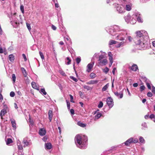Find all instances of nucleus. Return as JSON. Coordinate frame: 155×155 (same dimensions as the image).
Listing matches in <instances>:
<instances>
[{"instance_id":"f257e3e1","label":"nucleus","mask_w":155,"mask_h":155,"mask_svg":"<svg viewBox=\"0 0 155 155\" xmlns=\"http://www.w3.org/2000/svg\"><path fill=\"white\" fill-rule=\"evenodd\" d=\"M136 34L138 39L137 41H135V43L139 46L140 49L144 48L147 45V32L141 30L137 31Z\"/></svg>"},{"instance_id":"f03ea898","label":"nucleus","mask_w":155,"mask_h":155,"mask_svg":"<svg viewBox=\"0 0 155 155\" xmlns=\"http://www.w3.org/2000/svg\"><path fill=\"white\" fill-rule=\"evenodd\" d=\"M87 139L86 136L76 135L75 138V141L77 147L81 149H84L87 146Z\"/></svg>"},{"instance_id":"7ed1b4c3","label":"nucleus","mask_w":155,"mask_h":155,"mask_svg":"<svg viewBox=\"0 0 155 155\" xmlns=\"http://www.w3.org/2000/svg\"><path fill=\"white\" fill-rule=\"evenodd\" d=\"M113 27L115 32H120V33L118 34V35L116 37V39L120 41L124 40V36H125L126 35H128L127 31L124 29H121L117 25H114Z\"/></svg>"},{"instance_id":"20e7f679","label":"nucleus","mask_w":155,"mask_h":155,"mask_svg":"<svg viewBox=\"0 0 155 155\" xmlns=\"http://www.w3.org/2000/svg\"><path fill=\"white\" fill-rule=\"evenodd\" d=\"M116 10L119 13H123L125 11L124 6L121 5H119L117 3L114 4Z\"/></svg>"},{"instance_id":"39448f33","label":"nucleus","mask_w":155,"mask_h":155,"mask_svg":"<svg viewBox=\"0 0 155 155\" xmlns=\"http://www.w3.org/2000/svg\"><path fill=\"white\" fill-rule=\"evenodd\" d=\"M138 140L137 139H134L133 138H130L127 140L125 142H124L125 144L128 146L129 144L132 143H136L138 142Z\"/></svg>"},{"instance_id":"423d86ee","label":"nucleus","mask_w":155,"mask_h":155,"mask_svg":"<svg viewBox=\"0 0 155 155\" xmlns=\"http://www.w3.org/2000/svg\"><path fill=\"white\" fill-rule=\"evenodd\" d=\"M124 3L127 4L126 5L125 9L127 11H130L132 8V4L130 3V0H124Z\"/></svg>"},{"instance_id":"0eeeda50","label":"nucleus","mask_w":155,"mask_h":155,"mask_svg":"<svg viewBox=\"0 0 155 155\" xmlns=\"http://www.w3.org/2000/svg\"><path fill=\"white\" fill-rule=\"evenodd\" d=\"M107 103L110 108H111L114 105L113 100L111 97H109L107 100Z\"/></svg>"},{"instance_id":"6e6552de","label":"nucleus","mask_w":155,"mask_h":155,"mask_svg":"<svg viewBox=\"0 0 155 155\" xmlns=\"http://www.w3.org/2000/svg\"><path fill=\"white\" fill-rule=\"evenodd\" d=\"M106 30L109 33L112 35H116V34H115L114 32H115L114 29H113V26L111 27L110 28H106Z\"/></svg>"},{"instance_id":"1a4fd4ad","label":"nucleus","mask_w":155,"mask_h":155,"mask_svg":"<svg viewBox=\"0 0 155 155\" xmlns=\"http://www.w3.org/2000/svg\"><path fill=\"white\" fill-rule=\"evenodd\" d=\"M11 22H12V24L13 26H15V25H17L18 24L17 19V18L15 17V16L14 15L12 16V17L10 19Z\"/></svg>"},{"instance_id":"9d476101","label":"nucleus","mask_w":155,"mask_h":155,"mask_svg":"<svg viewBox=\"0 0 155 155\" xmlns=\"http://www.w3.org/2000/svg\"><path fill=\"white\" fill-rule=\"evenodd\" d=\"M4 108L0 112V117L2 119H3V116L7 113V107L6 105H4Z\"/></svg>"},{"instance_id":"9b49d317","label":"nucleus","mask_w":155,"mask_h":155,"mask_svg":"<svg viewBox=\"0 0 155 155\" xmlns=\"http://www.w3.org/2000/svg\"><path fill=\"white\" fill-rule=\"evenodd\" d=\"M137 17V13L133 15L132 18L130 21V23L132 24H134L136 22V19Z\"/></svg>"},{"instance_id":"f8f14e48","label":"nucleus","mask_w":155,"mask_h":155,"mask_svg":"<svg viewBox=\"0 0 155 155\" xmlns=\"http://www.w3.org/2000/svg\"><path fill=\"white\" fill-rule=\"evenodd\" d=\"M23 143L24 144V147H25L26 146H29L31 144V143L30 141L28 142L26 138L24 139Z\"/></svg>"},{"instance_id":"ddd939ff","label":"nucleus","mask_w":155,"mask_h":155,"mask_svg":"<svg viewBox=\"0 0 155 155\" xmlns=\"http://www.w3.org/2000/svg\"><path fill=\"white\" fill-rule=\"evenodd\" d=\"M94 64V62H93L91 63H89L87 66V71L88 72L91 71V69L92 68Z\"/></svg>"},{"instance_id":"4468645a","label":"nucleus","mask_w":155,"mask_h":155,"mask_svg":"<svg viewBox=\"0 0 155 155\" xmlns=\"http://www.w3.org/2000/svg\"><path fill=\"white\" fill-rule=\"evenodd\" d=\"M107 62V60L105 59L101 60L99 61L98 63L99 65H98L102 66L106 65Z\"/></svg>"},{"instance_id":"2eb2a0df","label":"nucleus","mask_w":155,"mask_h":155,"mask_svg":"<svg viewBox=\"0 0 155 155\" xmlns=\"http://www.w3.org/2000/svg\"><path fill=\"white\" fill-rule=\"evenodd\" d=\"M129 68L133 71H136L138 70V68L136 64H134L131 67H129Z\"/></svg>"},{"instance_id":"dca6fc26","label":"nucleus","mask_w":155,"mask_h":155,"mask_svg":"<svg viewBox=\"0 0 155 155\" xmlns=\"http://www.w3.org/2000/svg\"><path fill=\"white\" fill-rule=\"evenodd\" d=\"M114 94L117 97L120 98H121L123 97V93L122 92L120 91L119 93L118 92H114Z\"/></svg>"},{"instance_id":"f3484780","label":"nucleus","mask_w":155,"mask_h":155,"mask_svg":"<svg viewBox=\"0 0 155 155\" xmlns=\"http://www.w3.org/2000/svg\"><path fill=\"white\" fill-rule=\"evenodd\" d=\"M99 82V80H91L88 82L86 83V84H97Z\"/></svg>"},{"instance_id":"a211bd4d","label":"nucleus","mask_w":155,"mask_h":155,"mask_svg":"<svg viewBox=\"0 0 155 155\" xmlns=\"http://www.w3.org/2000/svg\"><path fill=\"white\" fill-rule=\"evenodd\" d=\"M46 130L44 128H41L39 130V134L41 136L44 135L46 134Z\"/></svg>"},{"instance_id":"6ab92c4d","label":"nucleus","mask_w":155,"mask_h":155,"mask_svg":"<svg viewBox=\"0 0 155 155\" xmlns=\"http://www.w3.org/2000/svg\"><path fill=\"white\" fill-rule=\"evenodd\" d=\"M125 21L127 23L130 22L131 18V16L130 14H128L127 15L124 17Z\"/></svg>"},{"instance_id":"aec40b11","label":"nucleus","mask_w":155,"mask_h":155,"mask_svg":"<svg viewBox=\"0 0 155 155\" xmlns=\"http://www.w3.org/2000/svg\"><path fill=\"white\" fill-rule=\"evenodd\" d=\"M31 85L33 88L37 89L38 90H39V87L38 85H37L36 84L35 82H32L31 83Z\"/></svg>"},{"instance_id":"412c9836","label":"nucleus","mask_w":155,"mask_h":155,"mask_svg":"<svg viewBox=\"0 0 155 155\" xmlns=\"http://www.w3.org/2000/svg\"><path fill=\"white\" fill-rule=\"evenodd\" d=\"M45 148L47 149H50L52 147L51 144L50 143H45Z\"/></svg>"},{"instance_id":"4be33fe9","label":"nucleus","mask_w":155,"mask_h":155,"mask_svg":"<svg viewBox=\"0 0 155 155\" xmlns=\"http://www.w3.org/2000/svg\"><path fill=\"white\" fill-rule=\"evenodd\" d=\"M10 120L12 127H13L14 129H15L16 128V124L15 120L13 119H11Z\"/></svg>"},{"instance_id":"5701e85b","label":"nucleus","mask_w":155,"mask_h":155,"mask_svg":"<svg viewBox=\"0 0 155 155\" xmlns=\"http://www.w3.org/2000/svg\"><path fill=\"white\" fill-rule=\"evenodd\" d=\"M48 116H49V119L50 121L51 122V120L53 116V112L51 110H49L48 111Z\"/></svg>"},{"instance_id":"b1692460","label":"nucleus","mask_w":155,"mask_h":155,"mask_svg":"<svg viewBox=\"0 0 155 155\" xmlns=\"http://www.w3.org/2000/svg\"><path fill=\"white\" fill-rule=\"evenodd\" d=\"M17 145L18 149L20 150H22L23 149V147L22 145L21 144L20 141H18L17 142Z\"/></svg>"},{"instance_id":"393cba45","label":"nucleus","mask_w":155,"mask_h":155,"mask_svg":"<svg viewBox=\"0 0 155 155\" xmlns=\"http://www.w3.org/2000/svg\"><path fill=\"white\" fill-rule=\"evenodd\" d=\"M21 70L22 71V73L24 74V76L25 77H26L27 75V73L25 69L23 68H21Z\"/></svg>"},{"instance_id":"a878e982","label":"nucleus","mask_w":155,"mask_h":155,"mask_svg":"<svg viewBox=\"0 0 155 155\" xmlns=\"http://www.w3.org/2000/svg\"><path fill=\"white\" fill-rule=\"evenodd\" d=\"M125 44V42L124 41H121L118 44H117L116 46V47L117 48H120L121 46H123Z\"/></svg>"},{"instance_id":"bb28decb","label":"nucleus","mask_w":155,"mask_h":155,"mask_svg":"<svg viewBox=\"0 0 155 155\" xmlns=\"http://www.w3.org/2000/svg\"><path fill=\"white\" fill-rule=\"evenodd\" d=\"M71 60L69 57H67L65 60L66 64L67 65L70 64H71Z\"/></svg>"},{"instance_id":"cd10ccee","label":"nucleus","mask_w":155,"mask_h":155,"mask_svg":"<svg viewBox=\"0 0 155 155\" xmlns=\"http://www.w3.org/2000/svg\"><path fill=\"white\" fill-rule=\"evenodd\" d=\"M117 42V41L113 40H111L109 41V45H114L116 44Z\"/></svg>"},{"instance_id":"c85d7f7f","label":"nucleus","mask_w":155,"mask_h":155,"mask_svg":"<svg viewBox=\"0 0 155 155\" xmlns=\"http://www.w3.org/2000/svg\"><path fill=\"white\" fill-rule=\"evenodd\" d=\"M137 21L139 22H142L143 20L142 19H141V17L140 16V15H138V14L137 13Z\"/></svg>"},{"instance_id":"c756f323","label":"nucleus","mask_w":155,"mask_h":155,"mask_svg":"<svg viewBox=\"0 0 155 155\" xmlns=\"http://www.w3.org/2000/svg\"><path fill=\"white\" fill-rule=\"evenodd\" d=\"M109 86V84H107L105 85L102 88V91H106Z\"/></svg>"},{"instance_id":"7c9ffc66","label":"nucleus","mask_w":155,"mask_h":155,"mask_svg":"<svg viewBox=\"0 0 155 155\" xmlns=\"http://www.w3.org/2000/svg\"><path fill=\"white\" fill-rule=\"evenodd\" d=\"M77 124L78 126L83 127H85L86 126V124L83 123L80 121L78 122Z\"/></svg>"},{"instance_id":"2f4dec72","label":"nucleus","mask_w":155,"mask_h":155,"mask_svg":"<svg viewBox=\"0 0 155 155\" xmlns=\"http://www.w3.org/2000/svg\"><path fill=\"white\" fill-rule=\"evenodd\" d=\"M9 58L11 62H13L14 60V56L13 54H10L9 56Z\"/></svg>"},{"instance_id":"473e14b6","label":"nucleus","mask_w":155,"mask_h":155,"mask_svg":"<svg viewBox=\"0 0 155 155\" xmlns=\"http://www.w3.org/2000/svg\"><path fill=\"white\" fill-rule=\"evenodd\" d=\"M39 92L41 93L43 95H45L47 94V93L46 92L44 88H41Z\"/></svg>"},{"instance_id":"72a5a7b5","label":"nucleus","mask_w":155,"mask_h":155,"mask_svg":"<svg viewBox=\"0 0 155 155\" xmlns=\"http://www.w3.org/2000/svg\"><path fill=\"white\" fill-rule=\"evenodd\" d=\"M105 53H104L103 54H102L99 55V57L98 61H100L101 60H102L105 57Z\"/></svg>"},{"instance_id":"f704fd0d","label":"nucleus","mask_w":155,"mask_h":155,"mask_svg":"<svg viewBox=\"0 0 155 155\" xmlns=\"http://www.w3.org/2000/svg\"><path fill=\"white\" fill-rule=\"evenodd\" d=\"M108 55L109 57V60H113V55L112 53L109 52H108Z\"/></svg>"},{"instance_id":"c9c22d12","label":"nucleus","mask_w":155,"mask_h":155,"mask_svg":"<svg viewBox=\"0 0 155 155\" xmlns=\"http://www.w3.org/2000/svg\"><path fill=\"white\" fill-rule=\"evenodd\" d=\"M66 43L67 45V47H71V46L72 42L71 40H70L68 41H66Z\"/></svg>"},{"instance_id":"e433bc0d","label":"nucleus","mask_w":155,"mask_h":155,"mask_svg":"<svg viewBox=\"0 0 155 155\" xmlns=\"http://www.w3.org/2000/svg\"><path fill=\"white\" fill-rule=\"evenodd\" d=\"M6 141L7 145H8L11 143H12L13 141L11 139L8 138Z\"/></svg>"},{"instance_id":"4c0bfd02","label":"nucleus","mask_w":155,"mask_h":155,"mask_svg":"<svg viewBox=\"0 0 155 155\" xmlns=\"http://www.w3.org/2000/svg\"><path fill=\"white\" fill-rule=\"evenodd\" d=\"M101 113L97 114L95 116V120H96L99 119L101 117Z\"/></svg>"},{"instance_id":"58836bf2","label":"nucleus","mask_w":155,"mask_h":155,"mask_svg":"<svg viewBox=\"0 0 155 155\" xmlns=\"http://www.w3.org/2000/svg\"><path fill=\"white\" fill-rule=\"evenodd\" d=\"M109 69L107 67L103 69V71L104 72L107 74L109 71Z\"/></svg>"},{"instance_id":"ea45409f","label":"nucleus","mask_w":155,"mask_h":155,"mask_svg":"<svg viewBox=\"0 0 155 155\" xmlns=\"http://www.w3.org/2000/svg\"><path fill=\"white\" fill-rule=\"evenodd\" d=\"M68 51L70 52L71 54H72L73 52V50L71 48V47H67Z\"/></svg>"},{"instance_id":"a19ab883","label":"nucleus","mask_w":155,"mask_h":155,"mask_svg":"<svg viewBox=\"0 0 155 155\" xmlns=\"http://www.w3.org/2000/svg\"><path fill=\"white\" fill-rule=\"evenodd\" d=\"M151 119H153V121L155 123V116L153 114H151L149 117Z\"/></svg>"},{"instance_id":"79ce46f5","label":"nucleus","mask_w":155,"mask_h":155,"mask_svg":"<svg viewBox=\"0 0 155 155\" xmlns=\"http://www.w3.org/2000/svg\"><path fill=\"white\" fill-rule=\"evenodd\" d=\"M128 35H126L125 36H124V38H125V37H126V35L127 36L128 39V40L129 41L131 42L132 41L133 39L132 37H131L130 36H129V34L128 33Z\"/></svg>"},{"instance_id":"37998d69","label":"nucleus","mask_w":155,"mask_h":155,"mask_svg":"<svg viewBox=\"0 0 155 155\" xmlns=\"http://www.w3.org/2000/svg\"><path fill=\"white\" fill-rule=\"evenodd\" d=\"M60 73L63 76H65L66 74L62 70H60L59 71Z\"/></svg>"},{"instance_id":"c03bdc74","label":"nucleus","mask_w":155,"mask_h":155,"mask_svg":"<svg viewBox=\"0 0 155 155\" xmlns=\"http://www.w3.org/2000/svg\"><path fill=\"white\" fill-rule=\"evenodd\" d=\"M139 140L140 142L142 143H144L145 142L144 140V139L142 137H140L139 138Z\"/></svg>"},{"instance_id":"a18cd8bd","label":"nucleus","mask_w":155,"mask_h":155,"mask_svg":"<svg viewBox=\"0 0 155 155\" xmlns=\"http://www.w3.org/2000/svg\"><path fill=\"white\" fill-rule=\"evenodd\" d=\"M83 87L84 89L87 90L88 91L90 90L91 89V88L90 87L85 85Z\"/></svg>"},{"instance_id":"49530a36","label":"nucleus","mask_w":155,"mask_h":155,"mask_svg":"<svg viewBox=\"0 0 155 155\" xmlns=\"http://www.w3.org/2000/svg\"><path fill=\"white\" fill-rule=\"evenodd\" d=\"M90 77L91 78H94L96 77V74L94 73H91L90 74Z\"/></svg>"},{"instance_id":"de8ad7c7","label":"nucleus","mask_w":155,"mask_h":155,"mask_svg":"<svg viewBox=\"0 0 155 155\" xmlns=\"http://www.w3.org/2000/svg\"><path fill=\"white\" fill-rule=\"evenodd\" d=\"M103 102L102 101H100L98 105V107L99 108H101L103 107Z\"/></svg>"},{"instance_id":"09e8293b","label":"nucleus","mask_w":155,"mask_h":155,"mask_svg":"<svg viewBox=\"0 0 155 155\" xmlns=\"http://www.w3.org/2000/svg\"><path fill=\"white\" fill-rule=\"evenodd\" d=\"M20 8V10H21V11L22 13L23 14H24V6L22 5H21Z\"/></svg>"},{"instance_id":"8fccbe9b","label":"nucleus","mask_w":155,"mask_h":155,"mask_svg":"<svg viewBox=\"0 0 155 155\" xmlns=\"http://www.w3.org/2000/svg\"><path fill=\"white\" fill-rule=\"evenodd\" d=\"M60 29L62 31H65V28L64 27L63 25L61 26L60 27Z\"/></svg>"},{"instance_id":"3c124183","label":"nucleus","mask_w":155,"mask_h":155,"mask_svg":"<svg viewBox=\"0 0 155 155\" xmlns=\"http://www.w3.org/2000/svg\"><path fill=\"white\" fill-rule=\"evenodd\" d=\"M99 56V54L97 53H95L94 55L93 56V58L92 59V60H93L94 59V58H98V56Z\"/></svg>"},{"instance_id":"603ef678","label":"nucleus","mask_w":155,"mask_h":155,"mask_svg":"<svg viewBox=\"0 0 155 155\" xmlns=\"http://www.w3.org/2000/svg\"><path fill=\"white\" fill-rule=\"evenodd\" d=\"M145 87L144 85L141 86L140 87V90L141 92H142L145 90Z\"/></svg>"},{"instance_id":"864d4df0","label":"nucleus","mask_w":155,"mask_h":155,"mask_svg":"<svg viewBox=\"0 0 155 155\" xmlns=\"http://www.w3.org/2000/svg\"><path fill=\"white\" fill-rule=\"evenodd\" d=\"M70 78L72 80H73V81H75V82H77L78 81V79L76 78H74V77L72 76H70Z\"/></svg>"},{"instance_id":"5fc2aeb1","label":"nucleus","mask_w":155,"mask_h":155,"mask_svg":"<svg viewBox=\"0 0 155 155\" xmlns=\"http://www.w3.org/2000/svg\"><path fill=\"white\" fill-rule=\"evenodd\" d=\"M12 78L14 82H15L16 80V77L14 74H13L12 75Z\"/></svg>"},{"instance_id":"6e6d98bb","label":"nucleus","mask_w":155,"mask_h":155,"mask_svg":"<svg viewBox=\"0 0 155 155\" xmlns=\"http://www.w3.org/2000/svg\"><path fill=\"white\" fill-rule=\"evenodd\" d=\"M10 95L11 97H13L15 96V94L13 91H11L10 93Z\"/></svg>"},{"instance_id":"4d7b16f0","label":"nucleus","mask_w":155,"mask_h":155,"mask_svg":"<svg viewBox=\"0 0 155 155\" xmlns=\"http://www.w3.org/2000/svg\"><path fill=\"white\" fill-rule=\"evenodd\" d=\"M39 54H40V56H41V59H44V55H43L42 53L41 52H39Z\"/></svg>"},{"instance_id":"13d9d810","label":"nucleus","mask_w":155,"mask_h":155,"mask_svg":"<svg viewBox=\"0 0 155 155\" xmlns=\"http://www.w3.org/2000/svg\"><path fill=\"white\" fill-rule=\"evenodd\" d=\"M81 59L80 58L78 57L76 59V62L77 64H79L81 61Z\"/></svg>"},{"instance_id":"bf43d9fd","label":"nucleus","mask_w":155,"mask_h":155,"mask_svg":"<svg viewBox=\"0 0 155 155\" xmlns=\"http://www.w3.org/2000/svg\"><path fill=\"white\" fill-rule=\"evenodd\" d=\"M27 27L28 30L30 31L31 30V28L29 24L27 23H26Z\"/></svg>"},{"instance_id":"052dcab7","label":"nucleus","mask_w":155,"mask_h":155,"mask_svg":"<svg viewBox=\"0 0 155 155\" xmlns=\"http://www.w3.org/2000/svg\"><path fill=\"white\" fill-rule=\"evenodd\" d=\"M69 96H70V97L71 102H72V103L74 102V101H73V96L72 95H71V94H70L69 95Z\"/></svg>"},{"instance_id":"680f3d73","label":"nucleus","mask_w":155,"mask_h":155,"mask_svg":"<svg viewBox=\"0 0 155 155\" xmlns=\"http://www.w3.org/2000/svg\"><path fill=\"white\" fill-rule=\"evenodd\" d=\"M146 84L147 87L149 89H151V86L150 84L149 83H148V82H146Z\"/></svg>"},{"instance_id":"e2e57ef3","label":"nucleus","mask_w":155,"mask_h":155,"mask_svg":"<svg viewBox=\"0 0 155 155\" xmlns=\"http://www.w3.org/2000/svg\"><path fill=\"white\" fill-rule=\"evenodd\" d=\"M22 55L23 58L24 59V61H26L27 60V58H26L25 55V54H22Z\"/></svg>"},{"instance_id":"0e129e2a","label":"nucleus","mask_w":155,"mask_h":155,"mask_svg":"<svg viewBox=\"0 0 155 155\" xmlns=\"http://www.w3.org/2000/svg\"><path fill=\"white\" fill-rule=\"evenodd\" d=\"M66 102L68 108L69 109L70 108V103L67 100L66 101Z\"/></svg>"},{"instance_id":"69168bd1","label":"nucleus","mask_w":155,"mask_h":155,"mask_svg":"<svg viewBox=\"0 0 155 155\" xmlns=\"http://www.w3.org/2000/svg\"><path fill=\"white\" fill-rule=\"evenodd\" d=\"M152 91L155 94V87L153 86H152Z\"/></svg>"},{"instance_id":"338daca9","label":"nucleus","mask_w":155,"mask_h":155,"mask_svg":"<svg viewBox=\"0 0 155 155\" xmlns=\"http://www.w3.org/2000/svg\"><path fill=\"white\" fill-rule=\"evenodd\" d=\"M142 126L144 127H147V123H146L144 122L142 124Z\"/></svg>"},{"instance_id":"774afa93","label":"nucleus","mask_w":155,"mask_h":155,"mask_svg":"<svg viewBox=\"0 0 155 155\" xmlns=\"http://www.w3.org/2000/svg\"><path fill=\"white\" fill-rule=\"evenodd\" d=\"M152 94L151 92H148L147 94V96L149 97H152Z\"/></svg>"}]
</instances>
